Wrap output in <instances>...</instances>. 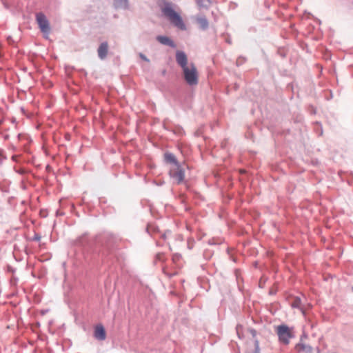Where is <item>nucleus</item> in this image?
<instances>
[{
	"mask_svg": "<svg viewBox=\"0 0 353 353\" xmlns=\"http://www.w3.org/2000/svg\"><path fill=\"white\" fill-rule=\"evenodd\" d=\"M161 11L163 15L166 17L170 23H172L174 26L182 30H185L186 29V26L183 21L182 18L172 8V3L169 2L165 3L163 8L161 9Z\"/></svg>",
	"mask_w": 353,
	"mask_h": 353,
	"instance_id": "obj_1",
	"label": "nucleus"
},
{
	"mask_svg": "<svg viewBox=\"0 0 353 353\" xmlns=\"http://www.w3.org/2000/svg\"><path fill=\"white\" fill-rule=\"evenodd\" d=\"M182 70L183 72L184 79L188 85H196L198 84V72L193 63H191L188 67Z\"/></svg>",
	"mask_w": 353,
	"mask_h": 353,
	"instance_id": "obj_2",
	"label": "nucleus"
},
{
	"mask_svg": "<svg viewBox=\"0 0 353 353\" xmlns=\"http://www.w3.org/2000/svg\"><path fill=\"white\" fill-rule=\"evenodd\" d=\"M36 19L44 38L48 39L50 33V26L47 17L43 13L39 12L36 14Z\"/></svg>",
	"mask_w": 353,
	"mask_h": 353,
	"instance_id": "obj_3",
	"label": "nucleus"
},
{
	"mask_svg": "<svg viewBox=\"0 0 353 353\" xmlns=\"http://www.w3.org/2000/svg\"><path fill=\"white\" fill-rule=\"evenodd\" d=\"M277 334L279 341L285 345H288L290 339L293 336L289 327L285 325H281L277 327Z\"/></svg>",
	"mask_w": 353,
	"mask_h": 353,
	"instance_id": "obj_4",
	"label": "nucleus"
},
{
	"mask_svg": "<svg viewBox=\"0 0 353 353\" xmlns=\"http://www.w3.org/2000/svg\"><path fill=\"white\" fill-rule=\"evenodd\" d=\"M170 176L173 180L177 183L179 184L182 183L184 180L185 172L183 168H181L180 165L176 166L175 168L171 169L170 170Z\"/></svg>",
	"mask_w": 353,
	"mask_h": 353,
	"instance_id": "obj_5",
	"label": "nucleus"
},
{
	"mask_svg": "<svg viewBox=\"0 0 353 353\" xmlns=\"http://www.w3.org/2000/svg\"><path fill=\"white\" fill-rule=\"evenodd\" d=\"M176 61L177 64L182 68L188 67V57L186 54L183 51L177 50L176 52Z\"/></svg>",
	"mask_w": 353,
	"mask_h": 353,
	"instance_id": "obj_6",
	"label": "nucleus"
},
{
	"mask_svg": "<svg viewBox=\"0 0 353 353\" xmlns=\"http://www.w3.org/2000/svg\"><path fill=\"white\" fill-rule=\"evenodd\" d=\"M94 336L99 341H104L106 338V333L104 327L98 324L94 327Z\"/></svg>",
	"mask_w": 353,
	"mask_h": 353,
	"instance_id": "obj_7",
	"label": "nucleus"
},
{
	"mask_svg": "<svg viewBox=\"0 0 353 353\" xmlns=\"http://www.w3.org/2000/svg\"><path fill=\"white\" fill-rule=\"evenodd\" d=\"M108 52V43L107 41L102 42L97 49L98 57L103 60L106 58Z\"/></svg>",
	"mask_w": 353,
	"mask_h": 353,
	"instance_id": "obj_8",
	"label": "nucleus"
},
{
	"mask_svg": "<svg viewBox=\"0 0 353 353\" xmlns=\"http://www.w3.org/2000/svg\"><path fill=\"white\" fill-rule=\"evenodd\" d=\"M157 40L161 44L170 46L171 48H176L174 42L168 37L159 35L157 37Z\"/></svg>",
	"mask_w": 353,
	"mask_h": 353,
	"instance_id": "obj_9",
	"label": "nucleus"
},
{
	"mask_svg": "<svg viewBox=\"0 0 353 353\" xmlns=\"http://www.w3.org/2000/svg\"><path fill=\"white\" fill-rule=\"evenodd\" d=\"M113 4L116 9L127 10L129 8L128 0H114Z\"/></svg>",
	"mask_w": 353,
	"mask_h": 353,
	"instance_id": "obj_10",
	"label": "nucleus"
},
{
	"mask_svg": "<svg viewBox=\"0 0 353 353\" xmlns=\"http://www.w3.org/2000/svg\"><path fill=\"white\" fill-rule=\"evenodd\" d=\"M196 21L201 30H205L209 27L208 20L205 17H200L196 19Z\"/></svg>",
	"mask_w": 353,
	"mask_h": 353,
	"instance_id": "obj_11",
	"label": "nucleus"
},
{
	"mask_svg": "<svg viewBox=\"0 0 353 353\" xmlns=\"http://www.w3.org/2000/svg\"><path fill=\"white\" fill-rule=\"evenodd\" d=\"M165 160L167 163H173L175 166L179 165V162L177 161L175 156L170 152H167L165 154Z\"/></svg>",
	"mask_w": 353,
	"mask_h": 353,
	"instance_id": "obj_12",
	"label": "nucleus"
},
{
	"mask_svg": "<svg viewBox=\"0 0 353 353\" xmlns=\"http://www.w3.org/2000/svg\"><path fill=\"white\" fill-rule=\"evenodd\" d=\"M200 8L208 9L212 3V0H195Z\"/></svg>",
	"mask_w": 353,
	"mask_h": 353,
	"instance_id": "obj_13",
	"label": "nucleus"
},
{
	"mask_svg": "<svg viewBox=\"0 0 353 353\" xmlns=\"http://www.w3.org/2000/svg\"><path fill=\"white\" fill-rule=\"evenodd\" d=\"M290 305L293 308H298L299 310H302L301 299L299 296L294 297L293 301L291 302Z\"/></svg>",
	"mask_w": 353,
	"mask_h": 353,
	"instance_id": "obj_14",
	"label": "nucleus"
},
{
	"mask_svg": "<svg viewBox=\"0 0 353 353\" xmlns=\"http://www.w3.org/2000/svg\"><path fill=\"white\" fill-rule=\"evenodd\" d=\"M245 61V59L244 57H240L236 60L237 65L243 64Z\"/></svg>",
	"mask_w": 353,
	"mask_h": 353,
	"instance_id": "obj_15",
	"label": "nucleus"
},
{
	"mask_svg": "<svg viewBox=\"0 0 353 353\" xmlns=\"http://www.w3.org/2000/svg\"><path fill=\"white\" fill-rule=\"evenodd\" d=\"M306 347H307V346L304 345V344H303V343H299L296 345V348L299 350H305L306 349Z\"/></svg>",
	"mask_w": 353,
	"mask_h": 353,
	"instance_id": "obj_16",
	"label": "nucleus"
},
{
	"mask_svg": "<svg viewBox=\"0 0 353 353\" xmlns=\"http://www.w3.org/2000/svg\"><path fill=\"white\" fill-rule=\"evenodd\" d=\"M139 57L142 60H143V61H145L146 62H149L150 61V60L147 58V57L145 54H143V53H139Z\"/></svg>",
	"mask_w": 353,
	"mask_h": 353,
	"instance_id": "obj_17",
	"label": "nucleus"
},
{
	"mask_svg": "<svg viewBox=\"0 0 353 353\" xmlns=\"http://www.w3.org/2000/svg\"><path fill=\"white\" fill-rule=\"evenodd\" d=\"M254 353H260V348H259V346L258 341H256V343H255Z\"/></svg>",
	"mask_w": 353,
	"mask_h": 353,
	"instance_id": "obj_18",
	"label": "nucleus"
},
{
	"mask_svg": "<svg viewBox=\"0 0 353 353\" xmlns=\"http://www.w3.org/2000/svg\"><path fill=\"white\" fill-rule=\"evenodd\" d=\"M225 41L229 44L232 43V39L230 35H225Z\"/></svg>",
	"mask_w": 353,
	"mask_h": 353,
	"instance_id": "obj_19",
	"label": "nucleus"
},
{
	"mask_svg": "<svg viewBox=\"0 0 353 353\" xmlns=\"http://www.w3.org/2000/svg\"><path fill=\"white\" fill-rule=\"evenodd\" d=\"M23 141H24L25 140H26V141H29V142H30V141H31V139H30V137L28 135H25L24 134H23Z\"/></svg>",
	"mask_w": 353,
	"mask_h": 353,
	"instance_id": "obj_20",
	"label": "nucleus"
},
{
	"mask_svg": "<svg viewBox=\"0 0 353 353\" xmlns=\"http://www.w3.org/2000/svg\"><path fill=\"white\" fill-rule=\"evenodd\" d=\"M155 229H156V228H155V227H154V226L149 225V226H148V228H147V231H148V233H150V230H154Z\"/></svg>",
	"mask_w": 353,
	"mask_h": 353,
	"instance_id": "obj_21",
	"label": "nucleus"
},
{
	"mask_svg": "<svg viewBox=\"0 0 353 353\" xmlns=\"http://www.w3.org/2000/svg\"><path fill=\"white\" fill-rule=\"evenodd\" d=\"M41 239V236H39V234H36L34 236V240L35 241H39V239Z\"/></svg>",
	"mask_w": 353,
	"mask_h": 353,
	"instance_id": "obj_22",
	"label": "nucleus"
},
{
	"mask_svg": "<svg viewBox=\"0 0 353 353\" xmlns=\"http://www.w3.org/2000/svg\"><path fill=\"white\" fill-rule=\"evenodd\" d=\"M161 237L163 239H166V232L161 234Z\"/></svg>",
	"mask_w": 353,
	"mask_h": 353,
	"instance_id": "obj_23",
	"label": "nucleus"
},
{
	"mask_svg": "<svg viewBox=\"0 0 353 353\" xmlns=\"http://www.w3.org/2000/svg\"><path fill=\"white\" fill-rule=\"evenodd\" d=\"M18 172L21 174H22V169L21 168H19V170H18Z\"/></svg>",
	"mask_w": 353,
	"mask_h": 353,
	"instance_id": "obj_24",
	"label": "nucleus"
},
{
	"mask_svg": "<svg viewBox=\"0 0 353 353\" xmlns=\"http://www.w3.org/2000/svg\"><path fill=\"white\" fill-rule=\"evenodd\" d=\"M157 256L158 257V259H161V258H160V256H161V254H158Z\"/></svg>",
	"mask_w": 353,
	"mask_h": 353,
	"instance_id": "obj_25",
	"label": "nucleus"
},
{
	"mask_svg": "<svg viewBox=\"0 0 353 353\" xmlns=\"http://www.w3.org/2000/svg\"><path fill=\"white\" fill-rule=\"evenodd\" d=\"M23 153H24V152H27L24 146H23Z\"/></svg>",
	"mask_w": 353,
	"mask_h": 353,
	"instance_id": "obj_26",
	"label": "nucleus"
},
{
	"mask_svg": "<svg viewBox=\"0 0 353 353\" xmlns=\"http://www.w3.org/2000/svg\"><path fill=\"white\" fill-rule=\"evenodd\" d=\"M21 135H22V134L19 133V134H18V137H19V138H20Z\"/></svg>",
	"mask_w": 353,
	"mask_h": 353,
	"instance_id": "obj_27",
	"label": "nucleus"
},
{
	"mask_svg": "<svg viewBox=\"0 0 353 353\" xmlns=\"http://www.w3.org/2000/svg\"><path fill=\"white\" fill-rule=\"evenodd\" d=\"M14 160L15 159L16 157L15 156H12V157Z\"/></svg>",
	"mask_w": 353,
	"mask_h": 353,
	"instance_id": "obj_28",
	"label": "nucleus"
}]
</instances>
